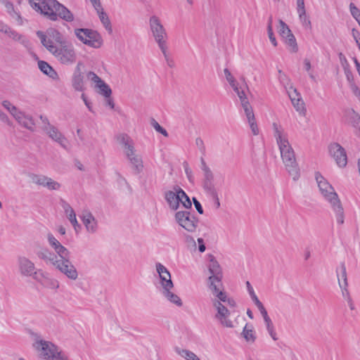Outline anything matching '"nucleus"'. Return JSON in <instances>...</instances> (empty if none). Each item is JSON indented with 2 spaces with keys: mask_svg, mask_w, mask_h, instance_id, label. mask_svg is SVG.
Wrapping results in <instances>:
<instances>
[{
  "mask_svg": "<svg viewBox=\"0 0 360 360\" xmlns=\"http://www.w3.org/2000/svg\"><path fill=\"white\" fill-rule=\"evenodd\" d=\"M274 136L276 140L281 156L285 169L288 174L296 181L300 177V168L296 161L295 154L291 146L288 135L283 127L276 123H273Z\"/></svg>",
  "mask_w": 360,
  "mask_h": 360,
  "instance_id": "1",
  "label": "nucleus"
},
{
  "mask_svg": "<svg viewBox=\"0 0 360 360\" xmlns=\"http://www.w3.org/2000/svg\"><path fill=\"white\" fill-rule=\"evenodd\" d=\"M37 35L42 45L55 57L63 65L71 66L77 60V51L72 43H63L60 46H56L51 38H49L41 31H37Z\"/></svg>",
  "mask_w": 360,
  "mask_h": 360,
  "instance_id": "2",
  "label": "nucleus"
},
{
  "mask_svg": "<svg viewBox=\"0 0 360 360\" xmlns=\"http://www.w3.org/2000/svg\"><path fill=\"white\" fill-rule=\"evenodd\" d=\"M43 15L51 21L58 19L71 22L74 20L73 13L57 0H44Z\"/></svg>",
  "mask_w": 360,
  "mask_h": 360,
  "instance_id": "3",
  "label": "nucleus"
},
{
  "mask_svg": "<svg viewBox=\"0 0 360 360\" xmlns=\"http://www.w3.org/2000/svg\"><path fill=\"white\" fill-rule=\"evenodd\" d=\"M148 23L150 31L155 41L158 44L162 54L166 56V49H168V36L166 29L163 26L159 17L155 15L150 17Z\"/></svg>",
  "mask_w": 360,
  "mask_h": 360,
  "instance_id": "4",
  "label": "nucleus"
},
{
  "mask_svg": "<svg viewBox=\"0 0 360 360\" xmlns=\"http://www.w3.org/2000/svg\"><path fill=\"white\" fill-rule=\"evenodd\" d=\"M47 240L50 246L60 256V259L56 260V268L58 270H75L71 262L65 259L68 255V250L57 240L52 233L47 234Z\"/></svg>",
  "mask_w": 360,
  "mask_h": 360,
  "instance_id": "5",
  "label": "nucleus"
},
{
  "mask_svg": "<svg viewBox=\"0 0 360 360\" xmlns=\"http://www.w3.org/2000/svg\"><path fill=\"white\" fill-rule=\"evenodd\" d=\"M75 34L84 44L94 48H100L103 44L101 34L96 30L87 28H77Z\"/></svg>",
  "mask_w": 360,
  "mask_h": 360,
  "instance_id": "6",
  "label": "nucleus"
},
{
  "mask_svg": "<svg viewBox=\"0 0 360 360\" xmlns=\"http://www.w3.org/2000/svg\"><path fill=\"white\" fill-rule=\"evenodd\" d=\"M176 224L188 233H195L198 227V219L190 211H177L174 214Z\"/></svg>",
  "mask_w": 360,
  "mask_h": 360,
  "instance_id": "7",
  "label": "nucleus"
},
{
  "mask_svg": "<svg viewBox=\"0 0 360 360\" xmlns=\"http://www.w3.org/2000/svg\"><path fill=\"white\" fill-rule=\"evenodd\" d=\"M316 180L321 193L330 205L335 202L336 200H340L333 187L319 172L316 173Z\"/></svg>",
  "mask_w": 360,
  "mask_h": 360,
  "instance_id": "8",
  "label": "nucleus"
},
{
  "mask_svg": "<svg viewBox=\"0 0 360 360\" xmlns=\"http://www.w3.org/2000/svg\"><path fill=\"white\" fill-rule=\"evenodd\" d=\"M21 273L23 276H32L45 288L57 289L59 287L58 282L49 277L47 271H21Z\"/></svg>",
  "mask_w": 360,
  "mask_h": 360,
  "instance_id": "9",
  "label": "nucleus"
},
{
  "mask_svg": "<svg viewBox=\"0 0 360 360\" xmlns=\"http://www.w3.org/2000/svg\"><path fill=\"white\" fill-rule=\"evenodd\" d=\"M200 169L202 171V187L206 193L214 194V174L203 158H200Z\"/></svg>",
  "mask_w": 360,
  "mask_h": 360,
  "instance_id": "10",
  "label": "nucleus"
},
{
  "mask_svg": "<svg viewBox=\"0 0 360 360\" xmlns=\"http://www.w3.org/2000/svg\"><path fill=\"white\" fill-rule=\"evenodd\" d=\"M330 155L333 158L336 164L340 167H345L347 164V156L346 151L338 143H330L328 146Z\"/></svg>",
  "mask_w": 360,
  "mask_h": 360,
  "instance_id": "11",
  "label": "nucleus"
},
{
  "mask_svg": "<svg viewBox=\"0 0 360 360\" xmlns=\"http://www.w3.org/2000/svg\"><path fill=\"white\" fill-rule=\"evenodd\" d=\"M83 65L82 62H78L72 76V86L77 91H84L85 90L84 77L82 72Z\"/></svg>",
  "mask_w": 360,
  "mask_h": 360,
  "instance_id": "12",
  "label": "nucleus"
},
{
  "mask_svg": "<svg viewBox=\"0 0 360 360\" xmlns=\"http://www.w3.org/2000/svg\"><path fill=\"white\" fill-rule=\"evenodd\" d=\"M179 189L181 187L174 186L172 190L165 193V199L171 210L176 211L179 208V200H181Z\"/></svg>",
  "mask_w": 360,
  "mask_h": 360,
  "instance_id": "13",
  "label": "nucleus"
},
{
  "mask_svg": "<svg viewBox=\"0 0 360 360\" xmlns=\"http://www.w3.org/2000/svg\"><path fill=\"white\" fill-rule=\"evenodd\" d=\"M213 304L217 310L216 318L220 320L221 323L227 328H233L232 321L227 319L230 315L229 310L218 300H214Z\"/></svg>",
  "mask_w": 360,
  "mask_h": 360,
  "instance_id": "14",
  "label": "nucleus"
},
{
  "mask_svg": "<svg viewBox=\"0 0 360 360\" xmlns=\"http://www.w3.org/2000/svg\"><path fill=\"white\" fill-rule=\"evenodd\" d=\"M212 275L207 279V286L212 292H217L219 290H224L222 283V271H210Z\"/></svg>",
  "mask_w": 360,
  "mask_h": 360,
  "instance_id": "15",
  "label": "nucleus"
},
{
  "mask_svg": "<svg viewBox=\"0 0 360 360\" xmlns=\"http://www.w3.org/2000/svg\"><path fill=\"white\" fill-rule=\"evenodd\" d=\"M117 141L122 145L124 153L127 157L134 155L136 153L134 143L133 140L126 134H121L117 136Z\"/></svg>",
  "mask_w": 360,
  "mask_h": 360,
  "instance_id": "16",
  "label": "nucleus"
},
{
  "mask_svg": "<svg viewBox=\"0 0 360 360\" xmlns=\"http://www.w3.org/2000/svg\"><path fill=\"white\" fill-rule=\"evenodd\" d=\"M14 118L22 127L31 131H34L35 122L31 115L20 110Z\"/></svg>",
  "mask_w": 360,
  "mask_h": 360,
  "instance_id": "17",
  "label": "nucleus"
},
{
  "mask_svg": "<svg viewBox=\"0 0 360 360\" xmlns=\"http://www.w3.org/2000/svg\"><path fill=\"white\" fill-rule=\"evenodd\" d=\"M80 218L88 232L94 233L97 231V221L89 211H84Z\"/></svg>",
  "mask_w": 360,
  "mask_h": 360,
  "instance_id": "18",
  "label": "nucleus"
},
{
  "mask_svg": "<svg viewBox=\"0 0 360 360\" xmlns=\"http://www.w3.org/2000/svg\"><path fill=\"white\" fill-rule=\"evenodd\" d=\"M44 131L53 141L57 142L63 148H66L65 142L67 139L56 127L52 125L51 127H49V128H44Z\"/></svg>",
  "mask_w": 360,
  "mask_h": 360,
  "instance_id": "19",
  "label": "nucleus"
},
{
  "mask_svg": "<svg viewBox=\"0 0 360 360\" xmlns=\"http://www.w3.org/2000/svg\"><path fill=\"white\" fill-rule=\"evenodd\" d=\"M162 290H171L174 287L170 271H157Z\"/></svg>",
  "mask_w": 360,
  "mask_h": 360,
  "instance_id": "20",
  "label": "nucleus"
},
{
  "mask_svg": "<svg viewBox=\"0 0 360 360\" xmlns=\"http://www.w3.org/2000/svg\"><path fill=\"white\" fill-rule=\"evenodd\" d=\"M61 205L70 222L74 226L75 229L77 230V228L80 227V225L77 222L76 214L74 210L72 208L70 204L65 200L61 201Z\"/></svg>",
  "mask_w": 360,
  "mask_h": 360,
  "instance_id": "21",
  "label": "nucleus"
},
{
  "mask_svg": "<svg viewBox=\"0 0 360 360\" xmlns=\"http://www.w3.org/2000/svg\"><path fill=\"white\" fill-rule=\"evenodd\" d=\"M37 343L41 346L40 355L45 359L51 360V355L56 352L54 345L45 340H40Z\"/></svg>",
  "mask_w": 360,
  "mask_h": 360,
  "instance_id": "22",
  "label": "nucleus"
},
{
  "mask_svg": "<svg viewBox=\"0 0 360 360\" xmlns=\"http://www.w3.org/2000/svg\"><path fill=\"white\" fill-rule=\"evenodd\" d=\"M127 159L132 166L134 174H139L143 172V163L141 155L134 153V155L127 157Z\"/></svg>",
  "mask_w": 360,
  "mask_h": 360,
  "instance_id": "23",
  "label": "nucleus"
},
{
  "mask_svg": "<svg viewBox=\"0 0 360 360\" xmlns=\"http://www.w3.org/2000/svg\"><path fill=\"white\" fill-rule=\"evenodd\" d=\"M230 86L232 87L233 90L238 95V96L240 101V103H241V105H242L243 110H245V108H250L251 106H250V103L246 97L245 93L241 87L238 86V82L234 83V85H230Z\"/></svg>",
  "mask_w": 360,
  "mask_h": 360,
  "instance_id": "24",
  "label": "nucleus"
},
{
  "mask_svg": "<svg viewBox=\"0 0 360 360\" xmlns=\"http://www.w3.org/2000/svg\"><path fill=\"white\" fill-rule=\"evenodd\" d=\"M260 313L264 319V321L266 325V330H267L269 334L270 335V336L271 337V338L274 340H277L278 338L276 336V333L274 330V324H273V322H272L271 318L268 315L267 311L264 310Z\"/></svg>",
  "mask_w": 360,
  "mask_h": 360,
  "instance_id": "25",
  "label": "nucleus"
},
{
  "mask_svg": "<svg viewBox=\"0 0 360 360\" xmlns=\"http://www.w3.org/2000/svg\"><path fill=\"white\" fill-rule=\"evenodd\" d=\"M0 3L5 6L8 13L20 24L22 23V20L20 14L15 11L14 9L13 4L8 0H0Z\"/></svg>",
  "mask_w": 360,
  "mask_h": 360,
  "instance_id": "26",
  "label": "nucleus"
},
{
  "mask_svg": "<svg viewBox=\"0 0 360 360\" xmlns=\"http://www.w3.org/2000/svg\"><path fill=\"white\" fill-rule=\"evenodd\" d=\"M38 68L44 74L48 75L49 77L52 79H56L58 77L57 72L47 62L44 60H39Z\"/></svg>",
  "mask_w": 360,
  "mask_h": 360,
  "instance_id": "27",
  "label": "nucleus"
},
{
  "mask_svg": "<svg viewBox=\"0 0 360 360\" xmlns=\"http://www.w3.org/2000/svg\"><path fill=\"white\" fill-rule=\"evenodd\" d=\"M37 255L39 258L46 262H50L56 266V261L58 260L57 257L47 248H41L37 252Z\"/></svg>",
  "mask_w": 360,
  "mask_h": 360,
  "instance_id": "28",
  "label": "nucleus"
},
{
  "mask_svg": "<svg viewBox=\"0 0 360 360\" xmlns=\"http://www.w3.org/2000/svg\"><path fill=\"white\" fill-rule=\"evenodd\" d=\"M245 115L247 117L248 121L250 124V129L254 135H257L259 133V129L257 128V125L255 121V115L252 110V107L249 108H245L244 110Z\"/></svg>",
  "mask_w": 360,
  "mask_h": 360,
  "instance_id": "29",
  "label": "nucleus"
},
{
  "mask_svg": "<svg viewBox=\"0 0 360 360\" xmlns=\"http://www.w3.org/2000/svg\"><path fill=\"white\" fill-rule=\"evenodd\" d=\"M330 206L336 214L337 222L340 224H342L344 223V210L340 200H336V202L330 205Z\"/></svg>",
  "mask_w": 360,
  "mask_h": 360,
  "instance_id": "30",
  "label": "nucleus"
},
{
  "mask_svg": "<svg viewBox=\"0 0 360 360\" xmlns=\"http://www.w3.org/2000/svg\"><path fill=\"white\" fill-rule=\"evenodd\" d=\"M98 8H95L98 15L99 19L105 28L110 32H112V26L108 15L104 12L101 5Z\"/></svg>",
  "mask_w": 360,
  "mask_h": 360,
  "instance_id": "31",
  "label": "nucleus"
},
{
  "mask_svg": "<svg viewBox=\"0 0 360 360\" xmlns=\"http://www.w3.org/2000/svg\"><path fill=\"white\" fill-rule=\"evenodd\" d=\"M246 286H247L248 291L250 294V296L252 302L257 306V307L258 308L259 311L262 312V311L266 310L263 304L259 301L257 296L256 295V294L254 291V289L249 281H246Z\"/></svg>",
  "mask_w": 360,
  "mask_h": 360,
  "instance_id": "32",
  "label": "nucleus"
},
{
  "mask_svg": "<svg viewBox=\"0 0 360 360\" xmlns=\"http://www.w3.org/2000/svg\"><path fill=\"white\" fill-rule=\"evenodd\" d=\"M241 335L248 342L253 343L255 342L257 338L253 330V326L252 325H249L248 323H247L244 327Z\"/></svg>",
  "mask_w": 360,
  "mask_h": 360,
  "instance_id": "33",
  "label": "nucleus"
},
{
  "mask_svg": "<svg viewBox=\"0 0 360 360\" xmlns=\"http://www.w3.org/2000/svg\"><path fill=\"white\" fill-rule=\"evenodd\" d=\"M162 293L170 302L178 307H181L183 305L181 298L177 295L171 292L170 290H162Z\"/></svg>",
  "mask_w": 360,
  "mask_h": 360,
  "instance_id": "34",
  "label": "nucleus"
},
{
  "mask_svg": "<svg viewBox=\"0 0 360 360\" xmlns=\"http://www.w3.org/2000/svg\"><path fill=\"white\" fill-rule=\"evenodd\" d=\"M18 266L21 270H32L34 268V263L25 257H18Z\"/></svg>",
  "mask_w": 360,
  "mask_h": 360,
  "instance_id": "35",
  "label": "nucleus"
},
{
  "mask_svg": "<svg viewBox=\"0 0 360 360\" xmlns=\"http://www.w3.org/2000/svg\"><path fill=\"white\" fill-rule=\"evenodd\" d=\"M175 352L186 360H200L193 352L176 347Z\"/></svg>",
  "mask_w": 360,
  "mask_h": 360,
  "instance_id": "36",
  "label": "nucleus"
},
{
  "mask_svg": "<svg viewBox=\"0 0 360 360\" xmlns=\"http://www.w3.org/2000/svg\"><path fill=\"white\" fill-rule=\"evenodd\" d=\"M285 44L288 46L289 50L292 53H296L298 51V46L296 39L292 33H290L284 38Z\"/></svg>",
  "mask_w": 360,
  "mask_h": 360,
  "instance_id": "37",
  "label": "nucleus"
},
{
  "mask_svg": "<svg viewBox=\"0 0 360 360\" xmlns=\"http://www.w3.org/2000/svg\"><path fill=\"white\" fill-rule=\"evenodd\" d=\"M337 277H338V284H339V286H340L342 292L348 290L347 271H340V273H338V271H337Z\"/></svg>",
  "mask_w": 360,
  "mask_h": 360,
  "instance_id": "38",
  "label": "nucleus"
},
{
  "mask_svg": "<svg viewBox=\"0 0 360 360\" xmlns=\"http://www.w3.org/2000/svg\"><path fill=\"white\" fill-rule=\"evenodd\" d=\"M48 34L58 44L56 46H60L63 43L68 42L63 39L62 34L58 30L51 29L48 32Z\"/></svg>",
  "mask_w": 360,
  "mask_h": 360,
  "instance_id": "39",
  "label": "nucleus"
},
{
  "mask_svg": "<svg viewBox=\"0 0 360 360\" xmlns=\"http://www.w3.org/2000/svg\"><path fill=\"white\" fill-rule=\"evenodd\" d=\"M297 13L298 14L299 19H300L302 26L305 29H311V21H310L309 17L307 15L306 10L297 11Z\"/></svg>",
  "mask_w": 360,
  "mask_h": 360,
  "instance_id": "40",
  "label": "nucleus"
},
{
  "mask_svg": "<svg viewBox=\"0 0 360 360\" xmlns=\"http://www.w3.org/2000/svg\"><path fill=\"white\" fill-rule=\"evenodd\" d=\"M179 193H180L181 198V200H179V204L181 203L186 209H191L192 207V202L188 195L181 188L179 190Z\"/></svg>",
  "mask_w": 360,
  "mask_h": 360,
  "instance_id": "41",
  "label": "nucleus"
},
{
  "mask_svg": "<svg viewBox=\"0 0 360 360\" xmlns=\"http://www.w3.org/2000/svg\"><path fill=\"white\" fill-rule=\"evenodd\" d=\"M278 79L285 89H288L290 86H292L291 80L287 75H285L281 70H278Z\"/></svg>",
  "mask_w": 360,
  "mask_h": 360,
  "instance_id": "42",
  "label": "nucleus"
},
{
  "mask_svg": "<svg viewBox=\"0 0 360 360\" xmlns=\"http://www.w3.org/2000/svg\"><path fill=\"white\" fill-rule=\"evenodd\" d=\"M278 23H279V25L278 27V31L280 36L283 39H284L285 37H286V36H288V34L292 33L289 27L282 20H279Z\"/></svg>",
  "mask_w": 360,
  "mask_h": 360,
  "instance_id": "43",
  "label": "nucleus"
},
{
  "mask_svg": "<svg viewBox=\"0 0 360 360\" xmlns=\"http://www.w3.org/2000/svg\"><path fill=\"white\" fill-rule=\"evenodd\" d=\"M96 88L98 89V94L103 95V96L110 97L111 96L112 90L104 81Z\"/></svg>",
  "mask_w": 360,
  "mask_h": 360,
  "instance_id": "44",
  "label": "nucleus"
},
{
  "mask_svg": "<svg viewBox=\"0 0 360 360\" xmlns=\"http://www.w3.org/2000/svg\"><path fill=\"white\" fill-rule=\"evenodd\" d=\"M30 6L37 12L43 15L44 0H28Z\"/></svg>",
  "mask_w": 360,
  "mask_h": 360,
  "instance_id": "45",
  "label": "nucleus"
},
{
  "mask_svg": "<svg viewBox=\"0 0 360 360\" xmlns=\"http://www.w3.org/2000/svg\"><path fill=\"white\" fill-rule=\"evenodd\" d=\"M1 104L3 107L6 108L13 117H15L18 112H20V110H18L8 100L3 101Z\"/></svg>",
  "mask_w": 360,
  "mask_h": 360,
  "instance_id": "46",
  "label": "nucleus"
},
{
  "mask_svg": "<svg viewBox=\"0 0 360 360\" xmlns=\"http://www.w3.org/2000/svg\"><path fill=\"white\" fill-rule=\"evenodd\" d=\"M43 186L46 187L48 189L51 191H56L60 188V184L53 180L51 178L47 176Z\"/></svg>",
  "mask_w": 360,
  "mask_h": 360,
  "instance_id": "47",
  "label": "nucleus"
},
{
  "mask_svg": "<svg viewBox=\"0 0 360 360\" xmlns=\"http://www.w3.org/2000/svg\"><path fill=\"white\" fill-rule=\"evenodd\" d=\"M285 90L287 91L292 103H294L296 100L299 101V98H301L300 93L295 88L293 87V86H290L288 89Z\"/></svg>",
  "mask_w": 360,
  "mask_h": 360,
  "instance_id": "48",
  "label": "nucleus"
},
{
  "mask_svg": "<svg viewBox=\"0 0 360 360\" xmlns=\"http://www.w3.org/2000/svg\"><path fill=\"white\" fill-rule=\"evenodd\" d=\"M86 77L89 80L95 84V87L103 82V80L92 71H89L86 73Z\"/></svg>",
  "mask_w": 360,
  "mask_h": 360,
  "instance_id": "49",
  "label": "nucleus"
},
{
  "mask_svg": "<svg viewBox=\"0 0 360 360\" xmlns=\"http://www.w3.org/2000/svg\"><path fill=\"white\" fill-rule=\"evenodd\" d=\"M86 77L89 80L95 84V87L103 82V80L92 71H89L86 73Z\"/></svg>",
  "mask_w": 360,
  "mask_h": 360,
  "instance_id": "50",
  "label": "nucleus"
},
{
  "mask_svg": "<svg viewBox=\"0 0 360 360\" xmlns=\"http://www.w3.org/2000/svg\"><path fill=\"white\" fill-rule=\"evenodd\" d=\"M30 176L32 183L42 186H44V182L47 178V176H46L37 175L34 174H31Z\"/></svg>",
  "mask_w": 360,
  "mask_h": 360,
  "instance_id": "51",
  "label": "nucleus"
},
{
  "mask_svg": "<svg viewBox=\"0 0 360 360\" xmlns=\"http://www.w3.org/2000/svg\"><path fill=\"white\" fill-rule=\"evenodd\" d=\"M150 124L158 132L162 134L165 137L168 136V133L166 129L162 127L155 119L151 120Z\"/></svg>",
  "mask_w": 360,
  "mask_h": 360,
  "instance_id": "52",
  "label": "nucleus"
},
{
  "mask_svg": "<svg viewBox=\"0 0 360 360\" xmlns=\"http://www.w3.org/2000/svg\"><path fill=\"white\" fill-rule=\"evenodd\" d=\"M184 169L186 173V177L190 183H194V177L191 169L189 167L188 164L185 162H184Z\"/></svg>",
  "mask_w": 360,
  "mask_h": 360,
  "instance_id": "53",
  "label": "nucleus"
},
{
  "mask_svg": "<svg viewBox=\"0 0 360 360\" xmlns=\"http://www.w3.org/2000/svg\"><path fill=\"white\" fill-rule=\"evenodd\" d=\"M5 34H8L9 37L12 38L15 41H20L22 38L21 34L12 30L10 27H8V30H7Z\"/></svg>",
  "mask_w": 360,
  "mask_h": 360,
  "instance_id": "54",
  "label": "nucleus"
},
{
  "mask_svg": "<svg viewBox=\"0 0 360 360\" xmlns=\"http://www.w3.org/2000/svg\"><path fill=\"white\" fill-rule=\"evenodd\" d=\"M209 258L208 270H217L220 268L219 262L215 259L214 256L210 255Z\"/></svg>",
  "mask_w": 360,
  "mask_h": 360,
  "instance_id": "55",
  "label": "nucleus"
},
{
  "mask_svg": "<svg viewBox=\"0 0 360 360\" xmlns=\"http://www.w3.org/2000/svg\"><path fill=\"white\" fill-rule=\"evenodd\" d=\"M342 297L347 300L349 307L351 310H354L355 307L353 300L349 295V290L342 292Z\"/></svg>",
  "mask_w": 360,
  "mask_h": 360,
  "instance_id": "56",
  "label": "nucleus"
},
{
  "mask_svg": "<svg viewBox=\"0 0 360 360\" xmlns=\"http://www.w3.org/2000/svg\"><path fill=\"white\" fill-rule=\"evenodd\" d=\"M224 73L225 75V77L227 80V82L229 83L230 85H234V83H236L237 81L235 79L231 72L228 68H225L224 70Z\"/></svg>",
  "mask_w": 360,
  "mask_h": 360,
  "instance_id": "57",
  "label": "nucleus"
},
{
  "mask_svg": "<svg viewBox=\"0 0 360 360\" xmlns=\"http://www.w3.org/2000/svg\"><path fill=\"white\" fill-rule=\"evenodd\" d=\"M51 360H69L68 356L61 352H55L51 355Z\"/></svg>",
  "mask_w": 360,
  "mask_h": 360,
  "instance_id": "58",
  "label": "nucleus"
},
{
  "mask_svg": "<svg viewBox=\"0 0 360 360\" xmlns=\"http://www.w3.org/2000/svg\"><path fill=\"white\" fill-rule=\"evenodd\" d=\"M212 294L219 300V302H226L228 297L224 290H219L217 292H213Z\"/></svg>",
  "mask_w": 360,
  "mask_h": 360,
  "instance_id": "59",
  "label": "nucleus"
},
{
  "mask_svg": "<svg viewBox=\"0 0 360 360\" xmlns=\"http://www.w3.org/2000/svg\"><path fill=\"white\" fill-rule=\"evenodd\" d=\"M0 120L2 122L6 124L7 125H8L10 127H11L13 125V122L9 119L8 116L1 110H0Z\"/></svg>",
  "mask_w": 360,
  "mask_h": 360,
  "instance_id": "60",
  "label": "nucleus"
},
{
  "mask_svg": "<svg viewBox=\"0 0 360 360\" xmlns=\"http://www.w3.org/2000/svg\"><path fill=\"white\" fill-rule=\"evenodd\" d=\"M292 103L297 111L301 112V111L304 110V104L302 100V98H299V101H298V100H296L294 103Z\"/></svg>",
  "mask_w": 360,
  "mask_h": 360,
  "instance_id": "61",
  "label": "nucleus"
},
{
  "mask_svg": "<svg viewBox=\"0 0 360 360\" xmlns=\"http://www.w3.org/2000/svg\"><path fill=\"white\" fill-rule=\"evenodd\" d=\"M349 9L352 15L355 18L360 15V10L353 3H350Z\"/></svg>",
  "mask_w": 360,
  "mask_h": 360,
  "instance_id": "62",
  "label": "nucleus"
},
{
  "mask_svg": "<svg viewBox=\"0 0 360 360\" xmlns=\"http://www.w3.org/2000/svg\"><path fill=\"white\" fill-rule=\"evenodd\" d=\"M268 37L269 38L270 41L274 46H277V41L274 34L273 27H269V29L267 30Z\"/></svg>",
  "mask_w": 360,
  "mask_h": 360,
  "instance_id": "63",
  "label": "nucleus"
},
{
  "mask_svg": "<svg viewBox=\"0 0 360 360\" xmlns=\"http://www.w3.org/2000/svg\"><path fill=\"white\" fill-rule=\"evenodd\" d=\"M193 205H194L196 210L198 211V212L200 214H202L203 209H202V207L200 202L195 198H193Z\"/></svg>",
  "mask_w": 360,
  "mask_h": 360,
  "instance_id": "64",
  "label": "nucleus"
}]
</instances>
